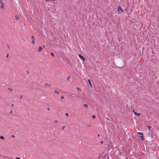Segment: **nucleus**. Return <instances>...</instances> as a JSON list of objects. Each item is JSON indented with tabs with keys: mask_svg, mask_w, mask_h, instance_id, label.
I'll return each mask as SVG.
<instances>
[{
	"mask_svg": "<svg viewBox=\"0 0 159 159\" xmlns=\"http://www.w3.org/2000/svg\"><path fill=\"white\" fill-rule=\"evenodd\" d=\"M137 134L139 135L138 136V137L139 138H140L142 140H144L145 139V138L143 136V134L142 132H139L137 133Z\"/></svg>",
	"mask_w": 159,
	"mask_h": 159,
	"instance_id": "f257e3e1",
	"label": "nucleus"
},
{
	"mask_svg": "<svg viewBox=\"0 0 159 159\" xmlns=\"http://www.w3.org/2000/svg\"><path fill=\"white\" fill-rule=\"evenodd\" d=\"M124 11L123 10L122 8V7L121 6H119L118 8V11L119 13H120L121 12H123Z\"/></svg>",
	"mask_w": 159,
	"mask_h": 159,
	"instance_id": "f03ea898",
	"label": "nucleus"
},
{
	"mask_svg": "<svg viewBox=\"0 0 159 159\" xmlns=\"http://www.w3.org/2000/svg\"><path fill=\"white\" fill-rule=\"evenodd\" d=\"M31 40H32V43L33 44H35V38L33 36H31Z\"/></svg>",
	"mask_w": 159,
	"mask_h": 159,
	"instance_id": "7ed1b4c3",
	"label": "nucleus"
},
{
	"mask_svg": "<svg viewBox=\"0 0 159 159\" xmlns=\"http://www.w3.org/2000/svg\"><path fill=\"white\" fill-rule=\"evenodd\" d=\"M0 3L1 4V9H3L4 7V4L2 2V0H0Z\"/></svg>",
	"mask_w": 159,
	"mask_h": 159,
	"instance_id": "20e7f679",
	"label": "nucleus"
},
{
	"mask_svg": "<svg viewBox=\"0 0 159 159\" xmlns=\"http://www.w3.org/2000/svg\"><path fill=\"white\" fill-rule=\"evenodd\" d=\"M79 57L81 59H82V60L84 62L85 61V60L84 58L80 54H79Z\"/></svg>",
	"mask_w": 159,
	"mask_h": 159,
	"instance_id": "39448f33",
	"label": "nucleus"
},
{
	"mask_svg": "<svg viewBox=\"0 0 159 159\" xmlns=\"http://www.w3.org/2000/svg\"><path fill=\"white\" fill-rule=\"evenodd\" d=\"M39 49L38 50V52H40L41 51V50H42L43 48H42V47L41 46L39 47Z\"/></svg>",
	"mask_w": 159,
	"mask_h": 159,
	"instance_id": "423d86ee",
	"label": "nucleus"
},
{
	"mask_svg": "<svg viewBox=\"0 0 159 159\" xmlns=\"http://www.w3.org/2000/svg\"><path fill=\"white\" fill-rule=\"evenodd\" d=\"M88 81L89 83V84L90 85V86L91 87H93L92 85V84L91 83V82L90 80H88Z\"/></svg>",
	"mask_w": 159,
	"mask_h": 159,
	"instance_id": "0eeeda50",
	"label": "nucleus"
},
{
	"mask_svg": "<svg viewBox=\"0 0 159 159\" xmlns=\"http://www.w3.org/2000/svg\"><path fill=\"white\" fill-rule=\"evenodd\" d=\"M15 17V20H19V17L18 16L16 15Z\"/></svg>",
	"mask_w": 159,
	"mask_h": 159,
	"instance_id": "6e6552de",
	"label": "nucleus"
},
{
	"mask_svg": "<svg viewBox=\"0 0 159 159\" xmlns=\"http://www.w3.org/2000/svg\"><path fill=\"white\" fill-rule=\"evenodd\" d=\"M134 114L135 115H136V116H139L141 115L140 114L136 112H135V113L134 112Z\"/></svg>",
	"mask_w": 159,
	"mask_h": 159,
	"instance_id": "1a4fd4ad",
	"label": "nucleus"
},
{
	"mask_svg": "<svg viewBox=\"0 0 159 159\" xmlns=\"http://www.w3.org/2000/svg\"><path fill=\"white\" fill-rule=\"evenodd\" d=\"M84 107H85L87 108H88V105L87 104H84Z\"/></svg>",
	"mask_w": 159,
	"mask_h": 159,
	"instance_id": "9d476101",
	"label": "nucleus"
},
{
	"mask_svg": "<svg viewBox=\"0 0 159 159\" xmlns=\"http://www.w3.org/2000/svg\"><path fill=\"white\" fill-rule=\"evenodd\" d=\"M0 139L3 140L4 139V138L2 136H0Z\"/></svg>",
	"mask_w": 159,
	"mask_h": 159,
	"instance_id": "9b49d317",
	"label": "nucleus"
},
{
	"mask_svg": "<svg viewBox=\"0 0 159 159\" xmlns=\"http://www.w3.org/2000/svg\"><path fill=\"white\" fill-rule=\"evenodd\" d=\"M45 85L46 86H51V85L49 84H48L47 83H46L45 84Z\"/></svg>",
	"mask_w": 159,
	"mask_h": 159,
	"instance_id": "f8f14e48",
	"label": "nucleus"
},
{
	"mask_svg": "<svg viewBox=\"0 0 159 159\" xmlns=\"http://www.w3.org/2000/svg\"><path fill=\"white\" fill-rule=\"evenodd\" d=\"M76 89H77L78 91H81V89L80 88H79L78 87H76Z\"/></svg>",
	"mask_w": 159,
	"mask_h": 159,
	"instance_id": "ddd939ff",
	"label": "nucleus"
},
{
	"mask_svg": "<svg viewBox=\"0 0 159 159\" xmlns=\"http://www.w3.org/2000/svg\"><path fill=\"white\" fill-rule=\"evenodd\" d=\"M8 90L10 91H12L13 90V89L11 88H9L8 89Z\"/></svg>",
	"mask_w": 159,
	"mask_h": 159,
	"instance_id": "4468645a",
	"label": "nucleus"
},
{
	"mask_svg": "<svg viewBox=\"0 0 159 159\" xmlns=\"http://www.w3.org/2000/svg\"><path fill=\"white\" fill-rule=\"evenodd\" d=\"M70 76H68L67 77V80H69L70 79Z\"/></svg>",
	"mask_w": 159,
	"mask_h": 159,
	"instance_id": "2eb2a0df",
	"label": "nucleus"
},
{
	"mask_svg": "<svg viewBox=\"0 0 159 159\" xmlns=\"http://www.w3.org/2000/svg\"><path fill=\"white\" fill-rule=\"evenodd\" d=\"M92 117L93 118V119H95V118H96V116L94 115H93L92 116Z\"/></svg>",
	"mask_w": 159,
	"mask_h": 159,
	"instance_id": "dca6fc26",
	"label": "nucleus"
},
{
	"mask_svg": "<svg viewBox=\"0 0 159 159\" xmlns=\"http://www.w3.org/2000/svg\"><path fill=\"white\" fill-rule=\"evenodd\" d=\"M54 93H56L57 94H59V93L57 91H55L54 92Z\"/></svg>",
	"mask_w": 159,
	"mask_h": 159,
	"instance_id": "f3484780",
	"label": "nucleus"
},
{
	"mask_svg": "<svg viewBox=\"0 0 159 159\" xmlns=\"http://www.w3.org/2000/svg\"><path fill=\"white\" fill-rule=\"evenodd\" d=\"M51 55L53 57H54V54H53V53L52 52L51 53Z\"/></svg>",
	"mask_w": 159,
	"mask_h": 159,
	"instance_id": "a211bd4d",
	"label": "nucleus"
},
{
	"mask_svg": "<svg viewBox=\"0 0 159 159\" xmlns=\"http://www.w3.org/2000/svg\"><path fill=\"white\" fill-rule=\"evenodd\" d=\"M9 54H7L6 56V57L7 58H8L9 57Z\"/></svg>",
	"mask_w": 159,
	"mask_h": 159,
	"instance_id": "6ab92c4d",
	"label": "nucleus"
},
{
	"mask_svg": "<svg viewBox=\"0 0 159 159\" xmlns=\"http://www.w3.org/2000/svg\"><path fill=\"white\" fill-rule=\"evenodd\" d=\"M65 128V126H63L62 127L61 129H64Z\"/></svg>",
	"mask_w": 159,
	"mask_h": 159,
	"instance_id": "aec40b11",
	"label": "nucleus"
},
{
	"mask_svg": "<svg viewBox=\"0 0 159 159\" xmlns=\"http://www.w3.org/2000/svg\"><path fill=\"white\" fill-rule=\"evenodd\" d=\"M65 115H66V116H69V114H68V113H66L65 114Z\"/></svg>",
	"mask_w": 159,
	"mask_h": 159,
	"instance_id": "412c9836",
	"label": "nucleus"
},
{
	"mask_svg": "<svg viewBox=\"0 0 159 159\" xmlns=\"http://www.w3.org/2000/svg\"><path fill=\"white\" fill-rule=\"evenodd\" d=\"M55 123H58V121H57V120H55Z\"/></svg>",
	"mask_w": 159,
	"mask_h": 159,
	"instance_id": "4be33fe9",
	"label": "nucleus"
},
{
	"mask_svg": "<svg viewBox=\"0 0 159 159\" xmlns=\"http://www.w3.org/2000/svg\"><path fill=\"white\" fill-rule=\"evenodd\" d=\"M48 1H55V0H45L46 2H47Z\"/></svg>",
	"mask_w": 159,
	"mask_h": 159,
	"instance_id": "5701e85b",
	"label": "nucleus"
},
{
	"mask_svg": "<svg viewBox=\"0 0 159 159\" xmlns=\"http://www.w3.org/2000/svg\"><path fill=\"white\" fill-rule=\"evenodd\" d=\"M12 112H13V111H12V110H11L10 111V113L11 114H12Z\"/></svg>",
	"mask_w": 159,
	"mask_h": 159,
	"instance_id": "b1692460",
	"label": "nucleus"
},
{
	"mask_svg": "<svg viewBox=\"0 0 159 159\" xmlns=\"http://www.w3.org/2000/svg\"><path fill=\"white\" fill-rule=\"evenodd\" d=\"M16 159H21L19 157H16Z\"/></svg>",
	"mask_w": 159,
	"mask_h": 159,
	"instance_id": "393cba45",
	"label": "nucleus"
},
{
	"mask_svg": "<svg viewBox=\"0 0 159 159\" xmlns=\"http://www.w3.org/2000/svg\"><path fill=\"white\" fill-rule=\"evenodd\" d=\"M100 143L102 144H103V142L102 141H101L100 142Z\"/></svg>",
	"mask_w": 159,
	"mask_h": 159,
	"instance_id": "a878e982",
	"label": "nucleus"
},
{
	"mask_svg": "<svg viewBox=\"0 0 159 159\" xmlns=\"http://www.w3.org/2000/svg\"><path fill=\"white\" fill-rule=\"evenodd\" d=\"M61 99H64V96H61Z\"/></svg>",
	"mask_w": 159,
	"mask_h": 159,
	"instance_id": "bb28decb",
	"label": "nucleus"
},
{
	"mask_svg": "<svg viewBox=\"0 0 159 159\" xmlns=\"http://www.w3.org/2000/svg\"><path fill=\"white\" fill-rule=\"evenodd\" d=\"M22 97H23V96H21H21H20V99H22Z\"/></svg>",
	"mask_w": 159,
	"mask_h": 159,
	"instance_id": "cd10ccee",
	"label": "nucleus"
},
{
	"mask_svg": "<svg viewBox=\"0 0 159 159\" xmlns=\"http://www.w3.org/2000/svg\"><path fill=\"white\" fill-rule=\"evenodd\" d=\"M133 112H134H134L135 113V112H136L133 109Z\"/></svg>",
	"mask_w": 159,
	"mask_h": 159,
	"instance_id": "c85d7f7f",
	"label": "nucleus"
},
{
	"mask_svg": "<svg viewBox=\"0 0 159 159\" xmlns=\"http://www.w3.org/2000/svg\"><path fill=\"white\" fill-rule=\"evenodd\" d=\"M106 119L108 120H110V119L107 117L106 118Z\"/></svg>",
	"mask_w": 159,
	"mask_h": 159,
	"instance_id": "c756f323",
	"label": "nucleus"
},
{
	"mask_svg": "<svg viewBox=\"0 0 159 159\" xmlns=\"http://www.w3.org/2000/svg\"><path fill=\"white\" fill-rule=\"evenodd\" d=\"M148 129H150L151 128V127L149 126H148Z\"/></svg>",
	"mask_w": 159,
	"mask_h": 159,
	"instance_id": "7c9ffc66",
	"label": "nucleus"
},
{
	"mask_svg": "<svg viewBox=\"0 0 159 159\" xmlns=\"http://www.w3.org/2000/svg\"><path fill=\"white\" fill-rule=\"evenodd\" d=\"M47 110H48L49 111V110H50V108H49V107H48V108H47Z\"/></svg>",
	"mask_w": 159,
	"mask_h": 159,
	"instance_id": "2f4dec72",
	"label": "nucleus"
},
{
	"mask_svg": "<svg viewBox=\"0 0 159 159\" xmlns=\"http://www.w3.org/2000/svg\"><path fill=\"white\" fill-rule=\"evenodd\" d=\"M11 137L13 138H14L15 137V136L14 135H12Z\"/></svg>",
	"mask_w": 159,
	"mask_h": 159,
	"instance_id": "473e14b6",
	"label": "nucleus"
},
{
	"mask_svg": "<svg viewBox=\"0 0 159 159\" xmlns=\"http://www.w3.org/2000/svg\"><path fill=\"white\" fill-rule=\"evenodd\" d=\"M98 136H99L100 135L99 134H98Z\"/></svg>",
	"mask_w": 159,
	"mask_h": 159,
	"instance_id": "72a5a7b5",
	"label": "nucleus"
},
{
	"mask_svg": "<svg viewBox=\"0 0 159 159\" xmlns=\"http://www.w3.org/2000/svg\"><path fill=\"white\" fill-rule=\"evenodd\" d=\"M8 46V48H9V46L8 45V46Z\"/></svg>",
	"mask_w": 159,
	"mask_h": 159,
	"instance_id": "f704fd0d",
	"label": "nucleus"
}]
</instances>
